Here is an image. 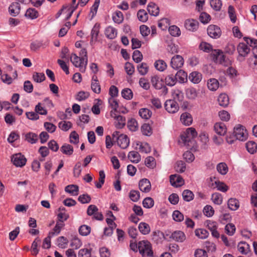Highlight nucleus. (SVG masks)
<instances>
[{"instance_id": "nucleus-6", "label": "nucleus", "mask_w": 257, "mask_h": 257, "mask_svg": "<svg viewBox=\"0 0 257 257\" xmlns=\"http://www.w3.org/2000/svg\"><path fill=\"white\" fill-rule=\"evenodd\" d=\"M12 162L16 166L22 167L25 165L27 159L24 155L21 153H18L12 156Z\"/></svg>"}, {"instance_id": "nucleus-32", "label": "nucleus", "mask_w": 257, "mask_h": 257, "mask_svg": "<svg viewBox=\"0 0 257 257\" xmlns=\"http://www.w3.org/2000/svg\"><path fill=\"white\" fill-rule=\"evenodd\" d=\"M207 86L209 90L215 91L219 87V82L218 80L215 78L210 79L208 81Z\"/></svg>"}, {"instance_id": "nucleus-38", "label": "nucleus", "mask_w": 257, "mask_h": 257, "mask_svg": "<svg viewBox=\"0 0 257 257\" xmlns=\"http://www.w3.org/2000/svg\"><path fill=\"white\" fill-rule=\"evenodd\" d=\"M154 65L155 68L160 71H164L167 67L166 63L163 60H157Z\"/></svg>"}, {"instance_id": "nucleus-14", "label": "nucleus", "mask_w": 257, "mask_h": 257, "mask_svg": "<svg viewBox=\"0 0 257 257\" xmlns=\"http://www.w3.org/2000/svg\"><path fill=\"white\" fill-rule=\"evenodd\" d=\"M21 11V7L18 3H13L9 8L10 15L13 17L18 15Z\"/></svg>"}, {"instance_id": "nucleus-2", "label": "nucleus", "mask_w": 257, "mask_h": 257, "mask_svg": "<svg viewBox=\"0 0 257 257\" xmlns=\"http://www.w3.org/2000/svg\"><path fill=\"white\" fill-rule=\"evenodd\" d=\"M213 59L216 63L224 66H228L230 64V61L223 54V52L219 50H215L212 54Z\"/></svg>"}, {"instance_id": "nucleus-54", "label": "nucleus", "mask_w": 257, "mask_h": 257, "mask_svg": "<svg viewBox=\"0 0 257 257\" xmlns=\"http://www.w3.org/2000/svg\"><path fill=\"white\" fill-rule=\"evenodd\" d=\"M127 127L132 132H135L138 129V122L135 119L132 118L127 122Z\"/></svg>"}, {"instance_id": "nucleus-57", "label": "nucleus", "mask_w": 257, "mask_h": 257, "mask_svg": "<svg viewBox=\"0 0 257 257\" xmlns=\"http://www.w3.org/2000/svg\"><path fill=\"white\" fill-rule=\"evenodd\" d=\"M25 16L32 19H34L38 17V13L34 9H29L27 10Z\"/></svg>"}, {"instance_id": "nucleus-35", "label": "nucleus", "mask_w": 257, "mask_h": 257, "mask_svg": "<svg viewBox=\"0 0 257 257\" xmlns=\"http://www.w3.org/2000/svg\"><path fill=\"white\" fill-rule=\"evenodd\" d=\"M216 169L219 173L223 175L226 174L228 171L227 165L223 162L219 163L216 166Z\"/></svg>"}, {"instance_id": "nucleus-34", "label": "nucleus", "mask_w": 257, "mask_h": 257, "mask_svg": "<svg viewBox=\"0 0 257 257\" xmlns=\"http://www.w3.org/2000/svg\"><path fill=\"white\" fill-rule=\"evenodd\" d=\"M139 229L144 235L149 234L151 231L149 225L145 222H141L139 224Z\"/></svg>"}, {"instance_id": "nucleus-52", "label": "nucleus", "mask_w": 257, "mask_h": 257, "mask_svg": "<svg viewBox=\"0 0 257 257\" xmlns=\"http://www.w3.org/2000/svg\"><path fill=\"white\" fill-rule=\"evenodd\" d=\"M235 229V225L232 223H228L225 227V232L230 236L234 234Z\"/></svg>"}, {"instance_id": "nucleus-11", "label": "nucleus", "mask_w": 257, "mask_h": 257, "mask_svg": "<svg viewBox=\"0 0 257 257\" xmlns=\"http://www.w3.org/2000/svg\"><path fill=\"white\" fill-rule=\"evenodd\" d=\"M170 182L173 186H181L184 184V180L181 176L177 174L172 175L170 176Z\"/></svg>"}, {"instance_id": "nucleus-50", "label": "nucleus", "mask_w": 257, "mask_h": 257, "mask_svg": "<svg viewBox=\"0 0 257 257\" xmlns=\"http://www.w3.org/2000/svg\"><path fill=\"white\" fill-rule=\"evenodd\" d=\"M212 201L216 204L220 205L222 202V197L220 194L215 193L212 194L211 196Z\"/></svg>"}, {"instance_id": "nucleus-29", "label": "nucleus", "mask_w": 257, "mask_h": 257, "mask_svg": "<svg viewBox=\"0 0 257 257\" xmlns=\"http://www.w3.org/2000/svg\"><path fill=\"white\" fill-rule=\"evenodd\" d=\"M228 207L231 210H236L239 207V203L235 198H230L228 201Z\"/></svg>"}, {"instance_id": "nucleus-9", "label": "nucleus", "mask_w": 257, "mask_h": 257, "mask_svg": "<svg viewBox=\"0 0 257 257\" xmlns=\"http://www.w3.org/2000/svg\"><path fill=\"white\" fill-rule=\"evenodd\" d=\"M184 59L179 55L173 57L171 60L170 65L174 69H178L184 64Z\"/></svg>"}, {"instance_id": "nucleus-15", "label": "nucleus", "mask_w": 257, "mask_h": 257, "mask_svg": "<svg viewBox=\"0 0 257 257\" xmlns=\"http://www.w3.org/2000/svg\"><path fill=\"white\" fill-rule=\"evenodd\" d=\"M214 131L220 136H224L227 132V128L224 123L216 122L214 126Z\"/></svg>"}, {"instance_id": "nucleus-48", "label": "nucleus", "mask_w": 257, "mask_h": 257, "mask_svg": "<svg viewBox=\"0 0 257 257\" xmlns=\"http://www.w3.org/2000/svg\"><path fill=\"white\" fill-rule=\"evenodd\" d=\"M57 242L59 247L65 248L68 243V240L64 236H60L58 238Z\"/></svg>"}, {"instance_id": "nucleus-36", "label": "nucleus", "mask_w": 257, "mask_h": 257, "mask_svg": "<svg viewBox=\"0 0 257 257\" xmlns=\"http://www.w3.org/2000/svg\"><path fill=\"white\" fill-rule=\"evenodd\" d=\"M180 82L183 83L187 80V74L183 70H179L175 75Z\"/></svg>"}, {"instance_id": "nucleus-24", "label": "nucleus", "mask_w": 257, "mask_h": 257, "mask_svg": "<svg viewBox=\"0 0 257 257\" xmlns=\"http://www.w3.org/2000/svg\"><path fill=\"white\" fill-rule=\"evenodd\" d=\"M181 139L184 145L192 147L194 144V138L191 137V136L189 137L185 133L181 136Z\"/></svg>"}, {"instance_id": "nucleus-55", "label": "nucleus", "mask_w": 257, "mask_h": 257, "mask_svg": "<svg viewBox=\"0 0 257 257\" xmlns=\"http://www.w3.org/2000/svg\"><path fill=\"white\" fill-rule=\"evenodd\" d=\"M78 257H91V249L82 248L79 250Z\"/></svg>"}, {"instance_id": "nucleus-26", "label": "nucleus", "mask_w": 257, "mask_h": 257, "mask_svg": "<svg viewBox=\"0 0 257 257\" xmlns=\"http://www.w3.org/2000/svg\"><path fill=\"white\" fill-rule=\"evenodd\" d=\"M185 93L186 97L189 99H195L198 95V93L195 88L193 87H189L186 89Z\"/></svg>"}, {"instance_id": "nucleus-58", "label": "nucleus", "mask_w": 257, "mask_h": 257, "mask_svg": "<svg viewBox=\"0 0 257 257\" xmlns=\"http://www.w3.org/2000/svg\"><path fill=\"white\" fill-rule=\"evenodd\" d=\"M141 131L143 135L150 136L152 132L150 125L149 124L145 123L141 127Z\"/></svg>"}, {"instance_id": "nucleus-18", "label": "nucleus", "mask_w": 257, "mask_h": 257, "mask_svg": "<svg viewBox=\"0 0 257 257\" xmlns=\"http://www.w3.org/2000/svg\"><path fill=\"white\" fill-rule=\"evenodd\" d=\"M91 87L94 92L96 93H99L100 92V86L98 83L97 77L96 75L92 76Z\"/></svg>"}, {"instance_id": "nucleus-60", "label": "nucleus", "mask_w": 257, "mask_h": 257, "mask_svg": "<svg viewBox=\"0 0 257 257\" xmlns=\"http://www.w3.org/2000/svg\"><path fill=\"white\" fill-rule=\"evenodd\" d=\"M59 127L62 130L67 131L72 127V123L70 121H62L59 123Z\"/></svg>"}, {"instance_id": "nucleus-19", "label": "nucleus", "mask_w": 257, "mask_h": 257, "mask_svg": "<svg viewBox=\"0 0 257 257\" xmlns=\"http://www.w3.org/2000/svg\"><path fill=\"white\" fill-rule=\"evenodd\" d=\"M147 10L149 13L152 16H157L159 13V7L154 3H150L148 5Z\"/></svg>"}, {"instance_id": "nucleus-53", "label": "nucleus", "mask_w": 257, "mask_h": 257, "mask_svg": "<svg viewBox=\"0 0 257 257\" xmlns=\"http://www.w3.org/2000/svg\"><path fill=\"white\" fill-rule=\"evenodd\" d=\"M154 205V201L151 197H146L143 201V205L145 208H151Z\"/></svg>"}, {"instance_id": "nucleus-40", "label": "nucleus", "mask_w": 257, "mask_h": 257, "mask_svg": "<svg viewBox=\"0 0 257 257\" xmlns=\"http://www.w3.org/2000/svg\"><path fill=\"white\" fill-rule=\"evenodd\" d=\"M195 235L201 239L207 238L209 235L208 232L204 229H197L195 231Z\"/></svg>"}, {"instance_id": "nucleus-47", "label": "nucleus", "mask_w": 257, "mask_h": 257, "mask_svg": "<svg viewBox=\"0 0 257 257\" xmlns=\"http://www.w3.org/2000/svg\"><path fill=\"white\" fill-rule=\"evenodd\" d=\"M169 32L174 37H178L181 35L180 29L175 25L170 26L169 28Z\"/></svg>"}, {"instance_id": "nucleus-43", "label": "nucleus", "mask_w": 257, "mask_h": 257, "mask_svg": "<svg viewBox=\"0 0 257 257\" xmlns=\"http://www.w3.org/2000/svg\"><path fill=\"white\" fill-rule=\"evenodd\" d=\"M139 20L144 23L148 19V15L146 11L144 10H140L137 13Z\"/></svg>"}, {"instance_id": "nucleus-1", "label": "nucleus", "mask_w": 257, "mask_h": 257, "mask_svg": "<svg viewBox=\"0 0 257 257\" xmlns=\"http://www.w3.org/2000/svg\"><path fill=\"white\" fill-rule=\"evenodd\" d=\"M138 249L143 257H152L153 251L151 243L148 240H142L138 242Z\"/></svg>"}, {"instance_id": "nucleus-49", "label": "nucleus", "mask_w": 257, "mask_h": 257, "mask_svg": "<svg viewBox=\"0 0 257 257\" xmlns=\"http://www.w3.org/2000/svg\"><path fill=\"white\" fill-rule=\"evenodd\" d=\"M90 227L86 225H81L79 229V233L83 236H86L88 235L90 233Z\"/></svg>"}, {"instance_id": "nucleus-30", "label": "nucleus", "mask_w": 257, "mask_h": 257, "mask_svg": "<svg viewBox=\"0 0 257 257\" xmlns=\"http://www.w3.org/2000/svg\"><path fill=\"white\" fill-rule=\"evenodd\" d=\"M65 191L74 195H77L79 191V187L76 185H69L65 187Z\"/></svg>"}, {"instance_id": "nucleus-59", "label": "nucleus", "mask_w": 257, "mask_h": 257, "mask_svg": "<svg viewBox=\"0 0 257 257\" xmlns=\"http://www.w3.org/2000/svg\"><path fill=\"white\" fill-rule=\"evenodd\" d=\"M176 171L178 172H184L186 169L185 163L182 161H178L175 167Z\"/></svg>"}, {"instance_id": "nucleus-31", "label": "nucleus", "mask_w": 257, "mask_h": 257, "mask_svg": "<svg viewBox=\"0 0 257 257\" xmlns=\"http://www.w3.org/2000/svg\"><path fill=\"white\" fill-rule=\"evenodd\" d=\"M112 20L115 23L121 24L123 21L122 13L120 11H116L112 15Z\"/></svg>"}, {"instance_id": "nucleus-27", "label": "nucleus", "mask_w": 257, "mask_h": 257, "mask_svg": "<svg viewBox=\"0 0 257 257\" xmlns=\"http://www.w3.org/2000/svg\"><path fill=\"white\" fill-rule=\"evenodd\" d=\"M111 116L112 117H114L116 121H117V123L116 124V126L117 127V128H122L123 127L125 124V118L124 117L121 116V115H118L117 116H113V112L112 111H111Z\"/></svg>"}, {"instance_id": "nucleus-45", "label": "nucleus", "mask_w": 257, "mask_h": 257, "mask_svg": "<svg viewBox=\"0 0 257 257\" xmlns=\"http://www.w3.org/2000/svg\"><path fill=\"white\" fill-rule=\"evenodd\" d=\"M182 197L185 201L189 202L193 200L194 194L190 190H185L182 193Z\"/></svg>"}, {"instance_id": "nucleus-63", "label": "nucleus", "mask_w": 257, "mask_h": 257, "mask_svg": "<svg viewBox=\"0 0 257 257\" xmlns=\"http://www.w3.org/2000/svg\"><path fill=\"white\" fill-rule=\"evenodd\" d=\"M203 213L206 216L211 217L214 214V210L211 206L207 205L204 207Z\"/></svg>"}, {"instance_id": "nucleus-13", "label": "nucleus", "mask_w": 257, "mask_h": 257, "mask_svg": "<svg viewBox=\"0 0 257 257\" xmlns=\"http://www.w3.org/2000/svg\"><path fill=\"white\" fill-rule=\"evenodd\" d=\"M198 22L193 19L187 20L185 22V27L186 29L190 31H195L198 28Z\"/></svg>"}, {"instance_id": "nucleus-16", "label": "nucleus", "mask_w": 257, "mask_h": 257, "mask_svg": "<svg viewBox=\"0 0 257 257\" xmlns=\"http://www.w3.org/2000/svg\"><path fill=\"white\" fill-rule=\"evenodd\" d=\"M170 237L176 241L182 242L185 240L186 235L183 232L179 230L173 232Z\"/></svg>"}, {"instance_id": "nucleus-56", "label": "nucleus", "mask_w": 257, "mask_h": 257, "mask_svg": "<svg viewBox=\"0 0 257 257\" xmlns=\"http://www.w3.org/2000/svg\"><path fill=\"white\" fill-rule=\"evenodd\" d=\"M99 26H97L96 24H95L91 30V41H93V40L96 41L97 39V36L99 34Z\"/></svg>"}, {"instance_id": "nucleus-51", "label": "nucleus", "mask_w": 257, "mask_h": 257, "mask_svg": "<svg viewBox=\"0 0 257 257\" xmlns=\"http://www.w3.org/2000/svg\"><path fill=\"white\" fill-rule=\"evenodd\" d=\"M211 7L216 11L220 10L222 6V2L221 0H211L210 1Z\"/></svg>"}, {"instance_id": "nucleus-39", "label": "nucleus", "mask_w": 257, "mask_h": 257, "mask_svg": "<svg viewBox=\"0 0 257 257\" xmlns=\"http://www.w3.org/2000/svg\"><path fill=\"white\" fill-rule=\"evenodd\" d=\"M246 148L247 151L251 154L256 152L257 150V145L253 141H249L246 143Z\"/></svg>"}, {"instance_id": "nucleus-33", "label": "nucleus", "mask_w": 257, "mask_h": 257, "mask_svg": "<svg viewBox=\"0 0 257 257\" xmlns=\"http://www.w3.org/2000/svg\"><path fill=\"white\" fill-rule=\"evenodd\" d=\"M172 96L174 100L179 102L182 101L184 98L183 93L179 89L174 90L172 92Z\"/></svg>"}, {"instance_id": "nucleus-8", "label": "nucleus", "mask_w": 257, "mask_h": 257, "mask_svg": "<svg viewBox=\"0 0 257 257\" xmlns=\"http://www.w3.org/2000/svg\"><path fill=\"white\" fill-rule=\"evenodd\" d=\"M166 110L170 113H174L179 110L177 102L172 99L167 100L165 103Z\"/></svg>"}, {"instance_id": "nucleus-44", "label": "nucleus", "mask_w": 257, "mask_h": 257, "mask_svg": "<svg viewBox=\"0 0 257 257\" xmlns=\"http://www.w3.org/2000/svg\"><path fill=\"white\" fill-rule=\"evenodd\" d=\"M176 82L177 78L173 74L168 75L165 78V83L168 86H172L176 84Z\"/></svg>"}, {"instance_id": "nucleus-20", "label": "nucleus", "mask_w": 257, "mask_h": 257, "mask_svg": "<svg viewBox=\"0 0 257 257\" xmlns=\"http://www.w3.org/2000/svg\"><path fill=\"white\" fill-rule=\"evenodd\" d=\"M180 120L182 123L185 125H190L193 120L191 115L188 112L182 113L180 117Z\"/></svg>"}, {"instance_id": "nucleus-42", "label": "nucleus", "mask_w": 257, "mask_h": 257, "mask_svg": "<svg viewBox=\"0 0 257 257\" xmlns=\"http://www.w3.org/2000/svg\"><path fill=\"white\" fill-rule=\"evenodd\" d=\"M33 79L37 83H41L45 80V76L43 73L34 72Z\"/></svg>"}, {"instance_id": "nucleus-41", "label": "nucleus", "mask_w": 257, "mask_h": 257, "mask_svg": "<svg viewBox=\"0 0 257 257\" xmlns=\"http://www.w3.org/2000/svg\"><path fill=\"white\" fill-rule=\"evenodd\" d=\"M25 139L31 144H34L38 141V136L35 133H29L25 135Z\"/></svg>"}, {"instance_id": "nucleus-10", "label": "nucleus", "mask_w": 257, "mask_h": 257, "mask_svg": "<svg viewBox=\"0 0 257 257\" xmlns=\"http://www.w3.org/2000/svg\"><path fill=\"white\" fill-rule=\"evenodd\" d=\"M139 187L141 191L143 192L148 193L151 189V182L147 179H143L140 181Z\"/></svg>"}, {"instance_id": "nucleus-37", "label": "nucleus", "mask_w": 257, "mask_h": 257, "mask_svg": "<svg viewBox=\"0 0 257 257\" xmlns=\"http://www.w3.org/2000/svg\"><path fill=\"white\" fill-rule=\"evenodd\" d=\"M139 113L142 118L146 119H149L152 115V111L150 109L146 108L140 109Z\"/></svg>"}, {"instance_id": "nucleus-46", "label": "nucleus", "mask_w": 257, "mask_h": 257, "mask_svg": "<svg viewBox=\"0 0 257 257\" xmlns=\"http://www.w3.org/2000/svg\"><path fill=\"white\" fill-rule=\"evenodd\" d=\"M149 66L146 63H142L137 67L138 70L142 75H145L148 71Z\"/></svg>"}, {"instance_id": "nucleus-21", "label": "nucleus", "mask_w": 257, "mask_h": 257, "mask_svg": "<svg viewBox=\"0 0 257 257\" xmlns=\"http://www.w3.org/2000/svg\"><path fill=\"white\" fill-rule=\"evenodd\" d=\"M218 102L219 105L222 107H226L229 104V97L226 94L221 93L218 97Z\"/></svg>"}, {"instance_id": "nucleus-28", "label": "nucleus", "mask_w": 257, "mask_h": 257, "mask_svg": "<svg viewBox=\"0 0 257 257\" xmlns=\"http://www.w3.org/2000/svg\"><path fill=\"white\" fill-rule=\"evenodd\" d=\"M60 151L66 155L71 156L73 153V148L69 144H65L61 147Z\"/></svg>"}, {"instance_id": "nucleus-7", "label": "nucleus", "mask_w": 257, "mask_h": 257, "mask_svg": "<svg viewBox=\"0 0 257 257\" xmlns=\"http://www.w3.org/2000/svg\"><path fill=\"white\" fill-rule=\"evenodd\" d=\"M207 34L212 38L217 39L221 35L220 28L216 25H209L207 28Z\"/></svg>"}, {"instance_id": "nucleus-61", "label": "nucleus", "mask_w": 257, "mask_h": 257, "mask_svg": "<svg viewBox=\"0 0 257 257\" xmlns=\"http://www.w3.org/2000/svg\"><path fill=\"white\" fill-rule=\"evenodd\" d=\"M82 245L81 240L77 237H74L71 241L70 246L73 248L77 249Z\"/></svg>"}, {"instance_id": "nucleus-23", "label": "nucleus", "mask_w": 257, "mask_h": 257, "mask_svg": "<svg viewBox=\"0 0 257 257\" xmlns=\"http://www.w3.org/2000/svg\"><path fill=\"white\" fill-rule=\"evenodd\" d=\"M105 35L108 39H113L116 37L117 31L113 27L108 26L105 29Z\"/></svg>"}, {"instance_id": "nucleus-62", "label": "nucleus", "mask_w": 257, "mask_h": 257, "mask_svg": "<svg viewBox=\"0 0 257 257\" xmlns=\"http://www.w3.org/2000/svg\"><path fill=\"white\" fill-rule=\"evenodd\" d=\"M122 96L126 99H131L133 98L132 91L129 88H125L121 91Z\"/></svg>"}, {"instance_id": "nucleus-17", "label": "nucleus", "mask_w": 257, "mask_h": 257, "mask_svg": "<svg viewBox=\"0 0 257 257\" xmlns=\"http://www.w3.org/2000/svg\"><path fill=\"white\" fill-rule=\"evenodd\" d=\"M211 187L217 188V190L223 192H226L228 189V186L224 183L220 182L218 180L215 181L214 183H212L210 185Z\"/></svg>"}, {"instance_id": "nucleus-5", "label": "nucleus", "mask_w": 257, "mask_h": 257, "mask_svg": "<svg viewBox=\"0 0 257 257\" xmlns=\"http://www.w3.org/2000/svg\"><path fill=\"white\" fill-rule=\"evenodd\" d=\"M237 50L239 54L237 59L239 61H243L244 58L246 57L250 52V48L244 43H240L237 46Z\"/></svg>"}, {"instance_id": "nucleus-22", "label": "nucleus", "mask_w": 257, "mask_h": 257, "mask_svg": "<svg viewBox=\"0 0 257 257\" xmlns=\"http://www.w3.org/2000/svg\"><path fill=\"white\" fill-rule=\"evenodd\" d=\"M202 79V74L198 72L194 71L191 73L189 76V79L195 84L198 83Z\"/></svg>"}, {"instance_id": "nucleus-25", "label": "nucleus", "mask_w": 257, "mask_h": 257, "mask_svg": "<svg viewBox=\"0 0 257 257\" xmlns=\"http://www.w3.org/2000/svg\"><path fill=\"white\" fill-rule=\"evenodd\" d=\"M128 158L134 163H138L141 161V156L136 151L130 152L128 154Z\"/></svg>"}, {"instance_id": "nucleus-3", "label": "nucleus", "mask_w": 257, "mask_h": 257, "mask_svg": "<svg viewBox=\"0 0 257 257\" xmlns=\"http://www.w3.org/2000/svg\"><path fill=\"white\" fill-rule=\"evenodd\" d=\"M82 58L78 57L75 53H72L70 57V61L76 67L79 68L81 72H84L86 70L87 65H85V60H82Z\"/></svg>"}, {"instance_id": "nucleus-4", "label": "nucleus", "mask_w": 257, "mask_h": 257, "mask_svg": "<svg viewBox=\"0 0 257 257\" xmlns=\"http://www.w3.org/2000/svg\"><path fill=\"white\" fill-rule=\"evenodd\" d=\"M233 134L234 135L235 139L241 141L245 140L247 135L246 130H244L243 126L240 124H238L234 128Z\"/></svg>"}, {"instance_id": "nucleus-12", "label": "nucleus", "mask_w": 257, "mask_h": 257, "mask_svg": "<svg viewBox=\"0 0 257 257\" xmlns=\"http://www.w3.org/2000/svg\"><path fill=\"white\" fill-rule=\"evenodd\" d=\"M116 142L117 145L123 149L127 148L130 144V140L128 137L124 134H121L119 138H117Z\"/></svg>"}, {"instance_id": "nucleus-64", "label": "nucleus", "mask_w": 257, "mask_h": 257, "mask_svg": "<svg viewBox=\"0 0 257 257\" xmlns=\"http://www.w3.org/2000/svg\"><path fill=\"white\" fill-rule=\"evenodd\" d=\"M173 219L177 222H181L184 219V215L178 210H175L173 213Z\"/></svg>"}]
</instances>
